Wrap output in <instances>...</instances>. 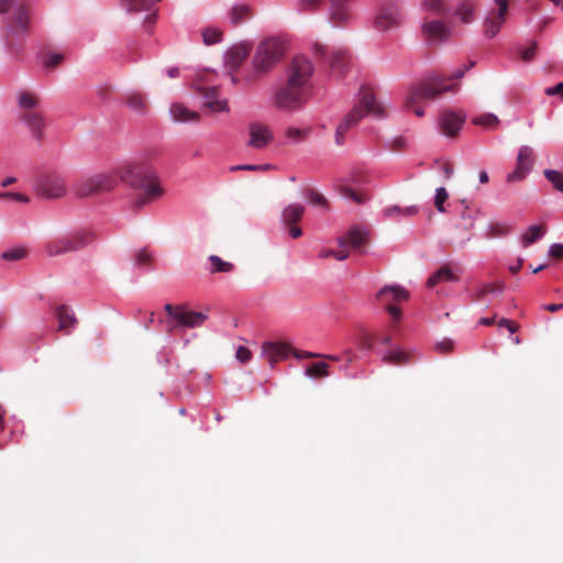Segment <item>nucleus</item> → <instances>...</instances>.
Segmentation results:
<instances>
[{
    "mask_svg": "<svg viewBox=\"0 0 563 563\" xmlns=\"http://www.w3.org/2000/svg\"><path fill=\"white\" fill-rule=\"evenodd\" d=\"M118 177L131 188L141 190L134 202L137 209L159 199L165 192L155 168L146 159L126 163L111 173L84 175L74 183L73 191L78 198L103 195L117 187Z\"/></svg>",
    "mask_w": 563,
    "mask_h": 563,
    "instance_id": "f257e3e1",
    "label": "nucleus"
},
{
    "mask_svg": "<svg viewBox=\"0 0 563 563\" xmlns=\"http://www.w3.org/2000/svg\"><path fill=\"white\" fill-rule=\"evenodd\" d=\"M312 75V63L303 56L295 57L288 67L286 80L273 95V106L284 112L300 110L311 97Z\"/></svg>",
    "mask_w": 563,
    "mask_h": 563,
    "instance_id": "f03ea898",
    "label": "nucleus"
},
{
    "mask_svg": "<svg viewBox=\"0 0 563 563\" xmlns=\"http://www.w3.org/2000/svg\"><path fill=\"white\" fill-rule=\"evenodd\" d=\"M0 13H9L4 22V41L13 48L30 30V8L22 0H0Z\"/></svg>",
    "mask_w": 563,
    "mask_h": 563,
    "instance_id": "7ed1b4c3",
    "label": "nucleus"
},
{
    "mask_svg": "<svg viewBox=\"0 0 563 563\" xmlns=\"http://www.w3.org/2000/svg\"><path fill=\"white\" fill-rule=\"evenodd\" d=\"M364 114L373 115L380 119L385 117L386 109L376 100L372 88L363 86L360 89V101L338 125L335 131V142L341 145L344 140V134L350 128L355 125Z\"/></svg>",
    "mask_w": 563,
    "mask_h": 563,
    "instance_id": "20e7f679",
    "label": "nucleus"
},
{
    "mask_svg": "<svg viewBox=\"0 0 563 563\" xmlns=\"http://www.w3.org/2000/svg\"><path fill=\"white\" fill-rule=\"evenodd\" d=\"M440 75L426 77L421 82L410 88L405 101V108L412 110L417 117H423L424 110L418 106L421 101L432 100L446 91L456 89V84H448Z\"/></svg>",
    "mask_w": 563,
    "mask_h": 563,
    "instance_id": "39448f33",
    "label": "nucleus"
},
{
    "mask_svg": "<svg viewBox=\"0 0 563 563\" xmlns=\"http://www.w3.org/2000/svg\"><path fill=\"white\" fill-rule=\"evenodd\" d=\"M284 55L283 43L276 38L261 42L252 59L253 71L247 77L249 81H255L268 74Z\"/></svg>",
    "mask_w": 563,
    "mask_h": 563,
    "instance_id": "423d86ee",
    "label": "nucleus"
},
{
    "mask_svg": "<svg viewBox=\"0 0 563 563\" xmlns=\"http://www.w3.org/2000/svg\"><path fill=\"white\" fill-rule=\"evenodd\" d=\"M38 103V97L30 91H23L19 95V119L30 130L35 140L42 141L46 123L43 114L36 109Z\"/></svg>",
    "mask_w": 563,
    "mask_h": 563,
    "instance_id": "0eeeda50",
    "label": "nucleus"
},
{
    "mask_svg": "<svg viewBox=\"0 0 563 563\" xmlns=\"http://www.w3.org/2000/svg\"><path fill=\"white\" fill-rule=\"evenodd\" d=\"M95 239L96 235L92 231H77L49 241L45 246V251L49 256H59L66 253L77 252L91 244Z\"/></svg>",
    "mask_w": 563,
    "mask_h": 563,
    "instance_id": "6e6552de",
    "label": "nucleus"
},
{
    "mask_svg": "<svg viewBox=\"0 0 563 563\" xmlns=\"http://www.w3.org/2000/svg\"><path fill=\"white\" fill-rule=\"evenodd\" d=\"M165 311L170 317L168 322L169 331L176 328H197L207 320V314L198 311L188 310L184 306L165 305Z\"/></svg>",
    "mask_w": 563,
    "mask_h": 563,
    "instance_id": "1a4fd4ad",
    "label": "nucleus"
},
{
    "mask_svg": "<svg viewBox=\"0 0 563 563\" xmlns=\"http://www.w3.org/2000/svg\"><path fill=\"white\" fill-rule=\"evenodd\" d=\"M376 299L385 306L393 321L398 322L401 319L402 312L401 309L394 303L407 301L409 299V292L402 286L389 285L378 290Z\"/></svg>",
    "mask_w": 563,
    "mask_h": 563,
    "instance_id": "9d476101",
    "label": "nucleus"
},
{
    "mask_svg": "<svg viewBox=\"0 0 563 563\" xmlns=\"http://www.w3.org/2000/svg\"><path fill=\"white\" fill-rule=\"evenodd\" d=\"M37 195L46 199H58L67 194L66 180L56 173H45L40 175L34 184Z\"/></svg>",
    "mask_w": 563,
    "mask_h": 563,
    "instance_id": "9b49d317",
    "label": "nucleus"
},
{
    "mask_svg": "<svg viewBox=\"0 0 563 563\" xmlns=\"http://www.w3.org/2000/svg\"><path fill=\"white\" fill-rule=\"evenodd\" d=\"M421 35L428 45L438 46L451 37L452 30L441 20L424 18L421 24Z\"/></svg>",
    "mask_w": 563,
    "mask_h": 563,
    "instance_id": "f8f14e48",
    "label": "nucleus"
},
{
    "mask_svg": "<svg viewBox=\"0 0 563 563\" xmlns=\"http://www.w3.org/2000/svg\"><path fill=\"white\" fill-rule=\"evenodd\" d=\"M509 0H494V7L487 13L483 23V33L486 37H495L507 20Z\"/></svg>",
    "mask_w": 563,
    "mask_h": 563,
    "instance_id": "ddd939ff",
    "label": "nucleus"
},
{
    "mask_svg": "<svg viewBox=\"0 0 563 563\" xmlns=\"http://www.w3.org/2000/svg\"><path fill=\"white\" fill-rule=\"evenodd\" d=\"M249 146L263 150L274 140V134L271 128L261 122H252L249 125Z\"/></svg>",
    "mask_w": 563,
    "mask_h": 563,
    "instance_id": "4468645a",
    "label": "nucleus"
},
{
    "mask_svg": "<svg viewBox=\"0 0 563 563\" xmlns=\"http://www.w3.org/2000/svg\"><path fill=\"white\" fill-rule=\"evenodd\" d=\"M303 212L305 207L302 205L292 203L286 207L282 213L283 223L288 228V233L292 239H298L302 235V231L297 223L301 220Z\"/></svg>",
    "mask_w": 563,
    "mask_h": 563,
    "instance_id": "2eb2a0df",
    "label": "nucleus"
},
{
    "mask_svg": "<svg viewBox=\"0 0 563 563\" xmlns=\"http://www.w3.org/2000/svg\"><path fill=\"white\" fill-rule=\"evenodd\" d=\"M401 23V13L398 7L390 5L382 9L375 19V27L380 32L397 29Z\"/></svg>",
    "mask_w": 563,
    "mask_h": 563,
    "instance_id": "dca6fc26",
    "label": "nucleus"
},
{
    "mask_svg": "<svg viewBox=\"0 0 563 563\" xmlns=\"http://www.w3.org/2000/svg\"><path fill=\"white\" fill-rule=\"evenodd\" d=\"M351 1L352 0H330V20L334 25H344L351 21Z\"/></svg>",
    "mask_w": 563,
    "mask_h": 563,
    "instance_id": "f3484780",
    "label": "nucleus"
},
{
    "mask_svg": "<svg viewBox=\"0 0 563 563\" xmlns=\"http://www.w3.org/2000/svg\"><path fill=\"white\" fill-rule=\"evenodd\" d=\"M263 354L272 367L278 362L287 358L291 346L287 343L265 342L262 346Z\"/></svg>",
    "mask_w": 563,
    "mask_h": 563,
    "instance_id": "a211bd4d",
    "label": "nucleus"
},
{
    "mask_svg": "<svg viewBox=\"0 0 563 563\" xmlns=\"http://www.w3.org/2000/svg\"><path fill=\"white\" fill-rule=\"evenodd\" d=\"M464 117L452 111H445L440 117V128L443 134L450 137L457 135L464 123Z\"/></svg>",
    "mask_w": 563,
    "mask_h": 563,
    "instance_id": "6ab92c4d",
    "label": "nucleus"
},
{
    "mask_svg": "<svg viewBox=\"0 0 563 563\" xmlns=\"http://www.w3.org/2000/svg\"><path fill=\"white\" fill-rule=\"evenodd\" d=\"M368 242V233L358 228L351 229L345 235L339 239V245L344 247L352 246L355 251L363 252Z\"/></svg>",
    "mask_w": 563,
    "mask_h": 563,
    "instance_id": "aec40b11",
    "label": "nucleus"
},
{
    "mask_svg": "<svg viewBox=\"0 0 563 563\" xmlns=\"http://www.w3.org/2000/svg\"><path fill=\"white\" fill-rule=\"evenodd\" d=\"M251 52V45L240 43L232 46L225 55V63L231 69H236Z\"/></svg>",
    "mask_w": 563,
    "mask_h": 563,
    "instance_id": "412c9836",
    "label": "nucleus"
},
{
    "mask_svg": "<svg viewBox=\"0 0 563 563\" xmlns=\"http://www.w3.org/2000/svg\"><path fill=\"white\" fill-rule=\"evenodd\" d=\"M55 317L58 320V330L69 333V329L75 327L77 320L68 306H58L55 310Z\"/></svg>",
    "mask_w": 563,
    "mask_h": 563,
    "instance_id": "4be33fe9",
    "label": "nucleus"
},
{
    "mask_svg": "<svg viewBox=\"0 0 563 563\" xmlns=\"http://www.w3.org/2000/svg\"><path fill=\"white\" fill-rule=\"evenodd\" d=\"M252 15V8L244 3L233 5L228 13L229 20L233 26L247 21Z\"/></svg>",
    "mask_w": 563,
    "mask_h": 563,
    "instance_id": "5701e85b",
    "label": "nucleus"
},
{
    "mask_svg": "<svg viewBox=\"0 0 563 563\" xmlns=\"http://www.w3.org/2000/svg\"><path fill=\"white\" fill-rule=\"evenodd\" d=\"M412 354L408 351L396 349L388 351L382 358L385 364L402 366L410 363Z\"/></svg>",
    "mask_w": 563,
    "mask_h": 563,
    "instance_id": "b1692460",
    "label": "nucleus"
},
{
    "mask_svg": "<svg viewBox=\"0 0 563 563\" xmlns=\"http://www.w3.org/2000/svg\"><path fill=\"white\" fill-rule=\"evenodd\" d=\"M170 114L177 122L198 121L200 114L185 107L183 103H174L170 107Z\"/></svg>",
    "mask_w": 563,
    "mask_h": 563,
    "instance_id": "393cba45",
    "label": "nucleus"
},
{
    "mask_svg": "<svg viewBox=\"0 0 563 563\" xmlns=\"http://www.w3.org/2000/svg\"><path fill=\"white\" fill-rule=\"evenodd\" d=\"M455 280H457V277L453 274L452 269L448 265H444L429 277L427 285H428V287L431 288L441 282H455Z\"/></svg>",
    "mask_w": 563,
    "mask_h": 563,
    "instance_id": "a878e982",
    "label": "nucleus"
},
{
    "mask_svg": "<svg viewBox=\"0 0 563 563\" xmlns=\"http://www.w3.org/2000/svg\"><path fill=\"white\" fill-rule=\"evenodd\" d=\"M422 8L435 15H446L449 13L445 0H422Z\"/></svg>",
    "mask_w": 563,
    "mask_h": 563,
    "instance_id": "bb28decb",
    "label": "nucleus"
},
{
    "mask_svg": "<svg viewBox=\"0 0 563 563\" xmlns=\"http://www.w3.org/2000/svg\"><path fill=\"white\" fill-rule=\"evenodd\" d=\"M534 163V154L533 150L527 145H523L519 148L517 156V164L522 166L528 172L531 170Z\"/></svg>",
    "mask_w": 563,
    "mask_h": 563,
    "instance_id": "cd10ccee",
    "label": "nucleus"
},
{
    "mask_svg": "<svg viewBox=\"0 0 563 563\" xmlns=\"http://www.w3.org/2000/svg\"><path fill=\"white\" fill-rule=\"evenodd\" d=\"M126 103L132 110L139 113H143L147 109V101L145 97L140 92L129 93L126 97Z\"/></svg>",
    "mask_w": 563,
    "mask_h": 563,
    "instance_id": "c85d7f7f",
    "label": "nucleus"
},
{
    "mask_svg": "<svg viewBox=\"0 0 563 563\" xmlns=\"http://www.w3.org/2000/svg\"><path fill=\"white\" fill-rule=\"evenodd\" d=\"M349 62V55L346 51L338 49L331 53L330 67L333 71H341Z\"/></svg>",
    "mask_w": 563,
    "mask_h": 563,
    "instance_id": "c756f323",
    "label": "nucleus"
},
{
    "mask_svg": "<svg viewBox=\"0 0 563 563\" xmlns=\"http://www.w3.org/2000/svg\"><path fill=\"white\" fill-rule=\"evenodd\" d=\"M544 233L545 229L543 225H531L521 238L523 246L527 247L534 243L537 240L542 238Z\"/></svg>",
    "mask_w": 563,
    "mask_h": 563,
    "instance_id": "7c9ffc66",
    "label": "nucleus"
},
{
    "mask_svg": "<svg viewBox=\"0 0 563 563\" xmlns=\"http://www.w3.org/2000/svg\"><path fill=\"white\" fill-rule=\"evenodd\" d=\"M306 375L313 378L327 377L329 375V364L325 362L313 363L306 368Z\"/></svg>",
    "mask_w": 563,
    "mask_h": 563,
    "instance_id": "2f4dec72",
    "label": "nucleus"
},
{
    "mask_svg": "<svg viewBox=\"0 0 563 563\" xmlns=\"http://www.w3.org/2000/svg\"><path fill=\"white\" fill-rule=\"evenodd\" d=\"M511 230V227L503 222H492L488 225L486 238L494 239L507 235Z\"/></svg>",
    "mask_w": 563,
    "mask_h": 563,
    "instance_id": "473e14b6",
    "label": "nucleus"
},
{
    "mask_svg": "<svg viewBox=\"0 0 563 563\" xmlns=\"http://www.w3.org/2000/svg\"><path fill=\"white\" fill-rule=\"evenodd\" d=\"M455 14L463 23H470L474 20V5L468 1H464L456 8Z\"/></svg>",
    "mask_w": 563,
    "mask_h": 563,
    "instance_id": "72a5a7b5",
    "label": "nucleus"
},
{
    "mask_svg": "<svg viewBox=\"0 0 563 563\" xmlns=\"http://www.w3.org/2000/svg\"><path fill=\"white\" fill-rule=\"evenodd\" d=\"M472 123L483 128H495L499 124V119L493 113H484L472 119Z\"/></svg>",
    "mask_w": 563,
    "mask_h": 563,
    "instance_id": "f704fd0d",
    "label": "nucleus"
},
{
    "mask_svg": "<svg viewBox=\"0 0 563 563\" xmlns=\"http://www.w3.org/2000/svg\"><path fill=\"white\" fill-rule=\"evenodd\" d=\"M209 261L211 263V268H210V272L211 273H229L233 269V264L229 263V262H224L222 258H220L219 256L217 255H211L209 257Z\"/></svg>",
    "mask_w": 563,
    "mask_h": 563,
    "instance_id": "c9c22d12",
    "label": "nucleus"
},
{
    "mask_svg": "<svg viewBox=\"0 0 563 563\" xmlns=\"http://www.w3.org/2000/svg\"><path fill=\"white\" fill-rule=\"evenodd\" d=\"M543 175L552 184L554 189L563 192V173L555 169H545Z\"/></svg>",
    "mask_w": 563,
    "mask_h": 563,
    "instance_id": "e433bc0d",
    "label": "nucleus"
},
{
    "mask_svg": "<svg viewBox=\"0 0 563 563\" xmlns=\"http://www.w3.org/2000/svg\"><path fill=\"white\" fill-rule=\"evenodd\" d=\"M503 290H504L503 283L485 284L475 292V300H481L488 294H493L496 291L501 292Z\"/></svg>",
    "mask_w": 563,
    "mask_h": 563,
    "instance_id": "4c0bfd02",
    "label": "nucleus"
},
{
    "mask_svg": "<svg viewBox=\"0 0 563 563\" xmlns=\"http://www.w3.org/2000/svg\"><path fill=\"white\" fill-rule=\"evenodd\" d=\"M202 38L206 45L219 43L222 40V31L217 27H207L202 32Z\"/></svg>",
    "mask_w": 563,
    "mask_h": 563,
    "instance_id": "58836bf2",
    "label": "nucleus"
},
{
    "mask_svg": "<svg viewBox=\"0 0 563 563\" xmlns=\"http://www.w3.org/2000/svg\"><path fill=\"white\" fill-rule=\"evenodd\" d=\"M339 192L344 198L351 199L356 203H363L367 199L363 194L356 192L351 187L345 185L339 187Z\"/></svg>",
    "mask_w": 563,
    "mask_h": 563,
    "instance_id": "ea45409f",
    "label": "nucleus"
},
{
    "mask_svg": "<svg viewBox=\"0 0 563 563\" xmlns=\"http://www.w3.org/2000/svg\"><path fill=\"white\" fill-rule=\"evenodd\" d=\"M339 192L344 198L351 199L356 203H363L367 199L363 194L356 192L351 187L345 185L339 187Z\"/></svg>",
    "mask_w": 563,
    "mask_h": 563,
    "instance_id": "a19ab883",
    "label": "nucleus"
},
{
    "mask_svg": "<svg viewBox=\"0 0 563 563\" xmlns=\"http://www.w3.org/2000/svg\"><path fill=\"white\" fill-rule=\"evenodd\" d=\"M205 107L208 108L213 113L229 112V110H230L228 100L220 99V98L209 101V103L206 104Z\"/></svg>",
    "mask_w": 563,
    "mask_h": 563,
    "instance_id": "79ce46f5",
    "label": "nucleus"
},
{
    "mask_svg": "<svg viewBox=\"0 0 563 563\" xmlns=\"http://www.w3.org/2000/svg\"><path fill=\"white\" fill-rule=\"evenodd\" d=\"M27 252L23 247H15L2 253L1 258L4 261H19L26 256Z\"/></svg>",
    "mask_w": 563,
    "mask_h": 563,
    "instance_id": "37998d69",
    "label": "nucleus"
},
{
    "mask_svg": "<svg viewBox=\"0 0 563 563\" xmlns=\"http://www.w3.org/2000/svg\"><path fill=\"white\" fill-rule=\"evenodd\" d=\"M448 191L444 187H440L435 191L434 206L439 212H444V202L448 200Z\"/></svg>",
    "mask_w": 563,
    "mask_h": 563,
    "instance_id": "c03bdc74",
    "label": "nucleus"
},
{
    "mask_svg": "<svg viewBox=\"0 0 563 563\" xmlns=\"http://www.w3.org/2000/svg\"><path fill=\"white\" fill-rule=\"evenodd\" d=\"M199 92L200 95L202 96L205 102L203 104H208L209 101L211 100H214V99H219V89L218 87H201L199 88Z\"/></svg>",
    "mask_w": 563,
    "mask_h": 563,
    "instance_id": "a18cd8bd",
    "label": "nucleus"
},
{
    "mask_svg": "<svg viewBox=\"0 0 563 563\" xmlns=\"http://www.w3.org/2000/svg\"><path fill=\"white\" fill-rule=\"evenodd\" d=\"M528 174L529 172L527 169L517 164L515 170L508 174L507 183L521 181Z\"/></svg>",
    "mask_w": 563,
    "mask_h": 563,
    "instance_id": "49530a36",
    "label": "nucleus"
},
{
    "mask_svg": "<svg viewBox=\"0 0 563 563\" xmlns=\"http://www.w3.org/2000/svg\"><path fill=\"white\" fill-rule=\"evenodd\" d=\"M63 59H64L63 54H59V53L47 54V56L44 60V66L46 68L53 69L56 66H58L63 62Z\"/></svg>",
    "mask_w": 563,
    "mask_h": 563,
    "instance_id": "de8ad7c7",
    "label": "nucleus"
},
{
    "mask_svg": "<svg viewBox=\"0 0 563 563\" xmlns=\"http://www.w3.org/2000/svg\"><path fill=\"white\" fill-rule=\"evenodd\" d=\"M385 212L389 217H391L395 213H401L404 216H413L418 212V208L416 206H411L402 210L399 207H390L386 209Z\"/></svg>",
    "mask_w": 563,
    "mask_h": 563,
    "instance_id": "09e8293b",
    "label": "nucleus"
},
{
    "mask_svg": "<svg viewBox=\"0 0 563 563\" xmlns=\"http://www.w3.org/2000/svg\"><path fill=\"white\" fill-rule=\"evenodd\" d=\"M152 256L146 249L140 250L135 255V263L139 266H146L151 263Z\"/></svg>",
    "mask_w": 563,
    "mask_h": 563,
    "instance_id": "8fccbe9b",
    "label": "nucleus"
},
{
    "mask_svg": "<svg viewBox=\"0 0 563 563\" xmlns=\"http://www.w3.org/2000/svg\"><path fill=\"white\" fill-rule=\"evenodd\" d=\"M235 356H236L238 361H240L242 364H245L251 360L252 353L247 347L239 346L236 350Z\"/></svg>",
    "mask_w": 563,
    "mask_h": 563,
    "instance_id": "3c124183",
    "label": "nucleus"
},
{
    "mask_svg": "<svg viewBox=\"0 0 563 563\" xmlns=\"http://www.w3.org/2000/svg\"><path fill=\"white\" fill-rule=\"evenodd\" d=\"M309 200L312 205L327 207L328 201L327 199L319 192L311 190L309 192Z\"/></svg>",
    "mask_w": 563,
    "mask_h": 563,
    "instance_id": "603ef678",
    "label": "nucleus"
},
{
    "mask_svg": "<svg viewBox=\"0 0 563 563\" xmlns=\"http://www.w3.org/2000/svg\"><path fill=\"white\" fill-rule=\"evenodd\" d=\"M537 53V43L533 42L531 45L525 49L521 51L520 55L522 60L530 62Z\"/></svg>",
    "mask_w": 563,
    "mask_h": 563,
    "instance_id": "864d4df0",
    "label": "nucleus"
},
{
    "mask_svg": "<svg viewBox=\"0 0 563 563\" xmlns=\"http://www.w3.org/2000/svg\"><path fill=\"white\" fill-rule=\"evenodd\" d=\"M7 198H10L15 201L23 202V203H26L30 201L29 197H26L22 194H19V192H1L0 194V199H7Z\"/></svg>",
    "mask_w": 563,
    "mask_h": 563,
    "instance_id": "5fc2aeb1",
    "label": "nucleus"
},
{
    "mask_svg": "<svg viewBox=\"0 0 563 563\" xmlns=\"http://www.w3.org/2000/svg\"><path fill=\"white\" fill-rule=\"evenodd\" d=\"M267 168H269V165H251V164H247V165L232 166L230 168V170H232V172H235V170H263V169H267Z\"/></svg>",
    "mask_w": 563,
    "mask_h": 563,
    "instance_id": "6e6d98bb",
    "label": "nucleus"
},
{
    "mask_svg": "<svg viewBox=\"0 0 563 563\" xmlns=\"http://www.w3.org/2000/svg\"><path fill=\"white\" fill-rule=\"evenodd\" d=\"M286 136L294 141H301L305 137V132L297 128H288Z\"/></svg>",
    "mask_w": 563,
    "mask_h": 563,
    "instance_id": "4d7b16f0",
    "label": "nucleus"
},
{
    "mask_svg": "<svg viewBox=\"0 0 563 563\" xmlns=\"http://www.w3.org/2000/svg\"><path fill=\"white\" fill-rule=\"evenodd\" d=\"M294 356L296 358H316V357H321L322 355L320 354H317V353H312V352H308V351H300V350H296V349H292L291 347V351H290Z\"/></svg>",
    "mask_w": 563,
    "mask_h": 563,
    "instance_id": "13d9d810",
    "label": "nucleus"
},
{
    "mask_svg": "<svg viewBox=\"0 0 563 563\" xmlns=\"http://www.w3.org/2000/svg\"><path fill=\"white\" fill-rule=\"evenodd\" d=\"M550 256H552L555 260H562L563 258V244H552L549 251Z\"/></svg>",
    "mask_w": 563,
    "mask_h": 563,
    "instance_id": "bf43d9fd",
    "label": "nucleus"
},
{
    "mask_svg": "<svg viewBox=\"0 0 563 563\" xmlns=\"http://www.w3.org/2000/svg\"><path fill=\"white\" fill-rule=\"evenodd\" d=\"M545 95H548V96L561 95V98L563 99V81L559 82L558 85H555L553 87L547 88Z\"/></svg>",
    "mask_w": 563,
    "mask_h": 563,
    "instance_id": "052dcab7",
    "label": "nucleus"
},
{
    "mask_svg": "<svg viewBox=\"0 0 563 563\" xmlns=\"http://www.w3.org/2000/svg\"><path fill=\"white\" fill-rule=\"evenodd\" d=\"M475 65V62L471 60L467 66H464L463 68L456 69L450 77V79H460L464 76V74L467 71V69L472 68Z\"/></svg>",
    "mask_w": 563,
    "mask_h": 563,
    "instance_id": "680f3d73",
    "label": "nucleus"
},
{
    "mask_svg": "<svg viewBox=\"0 0 563 563\" xmlns=\"http://www.w3.org/2000/svg\"><path fill=\"white\" fill-rule=\"evenodd\" d=\"M321 2L322 0H301V8L305 10H314Z\"/></svg>",
    "mask_w": 563,
    "mask_h": 563,
    "instance_id": "e2e57ef3",
    "label": "nucleus"
},
{
    "mask_svg": "<svg viewBox=\"0 0 563 563\" xmlns=\"http://www.w3.org/2000/svg\"><path fill=\"white\" fill-rule=\"evenodd\" d=\"M441 170L443 173V176L445 179H450L453 175V165L449 162H444L442 165H441Z\"/></svg>",
    "mask_w": 563,
    "mask_h": 563,
    "instance_id": "0e129e2a",
    "label": "nucleus"
},
{
    "mask_svg": "<svg viewBox=\"0 0 563 563\" xmlns=\"http://www.w3.org/2000/svg\"><path fill=\"white\" fill-rule=\"evenodd\" d=\"M437 349L443 353H449L453 350V343H452V341L446 340V341L438 343Z\"/></svg>",
    "mask_w": 563,
    "mask_h": 563,
    "instance_id": "69168bd1",
    "label": "nucleus"
},
{
    "mask_svg": "<svg viewBox=\"0 0 563 563\" xmlns=\"http://www.w3.org/2000/svg\"><path fill=\"white\" fill-rule=\"evenodd\" d=\"M361 346L366 350H371L373 347V340L369 334H364L362 336Z\"/></svg>",
    "mask_w": 563,
    "mask_h": 563,
    "instance_id": "338daca9",
    "label": "nucleus"
},
{
    "mask_svg": "<svg viewBox=\"0 0 563 563\" xmlns=\"http://www.w3.org/2000/svg\"><path fill=\"white\" fill-rule=\"evenodd\" d=\"M331 255L338 261H344L347 258L349 253L345 250L331 251Z\"/></svg>",
    "mask_w": 563,
    "mask_h": 563,
    "instance_id": "774afa93",
    "label": "nucleus"
}]
</instances>
